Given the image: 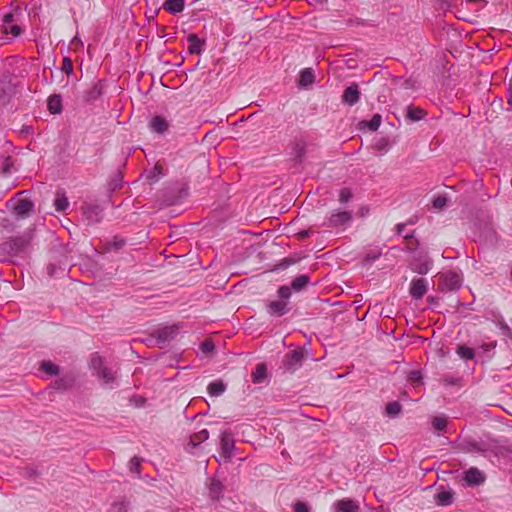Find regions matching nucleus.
Returning <instances> with one entry per match:
<instances>
[{
  "label": "nucleus",
  "mask_w": 512,
  "mask_h": 512,
  "mask_svg": "<svg viewBox=\"0 0 512 512\" xmlns=\"http://www.w3.org/2000/svg\"><path fill=\"white\" fill-rule=\"evenodd\" d=\"M315 80L314 71L312 68H304L300 71L299 85L307 87L311 85Z\"/></svg>",
  "instance_id": "obj_29"
},
{
  "label": "nucleus",
  "mask_w": 512,
  "mask_h": 512,
  "mask_svg": "<svg viewBox=\"0 0 512 512\" xmlns=\"http://www.w3.org/2000/svg\"><path fill=\"white\" fill-rule=\"evenodd\" d=\"M126 244V241L122 238H118V237H114L113 240L111 242H109L107 245H108V249H113V250H120L122 247H124Z\"/></svg>",
  "instance_id": "obj_50"
},
{
  "label": "nucleus",
  "mask_w": 512,
  "mask_h": 512,
  "mask_svg": "<svg viewBox=\"0 0 512 512\" xmlns=\"http://www.w3.org/2000/svg\"><path fill=\"white\" fill-rule=\"evenodd\" d=\"M225 390L226 385L221 380L212 381L209 383L207 387L209 395L213 397H218L222 395L225 392Z\"/></svg>",
  "instance_id": "obj_30"
},
{
  "label": "nucleus",
  "mask_w": 512,
  "mask_h": 512,
  "mask_svg": "<svg viewBox=\"0 0 512 512\" xmlns=\"http://www.w3.org/2000/svg\"><path fill=\"white\" fill-rule=\"evenodd\" d=\"M460 378L459 377H455V376H452V375H443L442 378H441V382L446 385V386H455V385H458L459 382H460Z\"/></svg>",
  "instance_id": "obj_49"
},
{
  "label": "nucleus",
  "mask_w": 512,
  "mask_h": 512,
  "mask_svg": "<svg viewBox=\"0 0 512 512\" xmlns=\"http://www.w3.org/2000/svg\"><path fill=\"white\" fill-rule=\"evenodd\" d=\"M224 485L216 478H211L208 485V496L212 501H218L223 497Z\"/></svg>",
  "instance_id": "obj_16"
},
{
  "label": "nucleus",
  "mask_w": 512,
  "mask_h": 512,
  "mask_svg": "<svg viewBox=\"0 0 512 512\" xmlns=\"http://www.w3.org/2000/svg\"><path fill=\"white\" fill-rule=\"evenodd\" d=\"M8 101L6 90L0 86V104H5Z\"/></svg>",
  "instance_id": "obj_55"
},
{
  "label": "nucleus",
  "mask_w": 512,
  "mask_h": 512,
  "mask_svg": "<svg viewBox=\"0 0 512 512\" xmlns=\"http://www.w3.org/2000/svg\"><path fill=\"white\" fill-rule=\"evenodd\" d=\"M149 127L151 131L163 134L168 130L169 123L164 117L157 115L150 120Z\"/></svg>",
  "instance_id": "obj_20"
},
{
  "label": "nucleus",
  "mask_w": 512,
  "mask_h": 512,
  "mask_svg": "<svg viewBox=\"0 0 512 512\" xmlns=\"http://www.w3.org/2000/svg\"><path fill=\"white\" fill-rule=\"evenodd\" d=\"M304 154V149L303 147H299V145H297V153H296V156L299 160H301L302 156Z\"/></svg>",
  "instance_id": "obj_60"
},
{
  "label": "nucleus",
  "mask_w": 512,
  "mask_h": 512,
  "mask_svg": "<svg viewBox=\"0 0 512 512\" xmlns=\"http://www.w3.org/2000/svg\"><path fill=\"white\" fill-rule=\"evenodd\" d=\"M20 475L26 479H36L41 475V472L33 466H26L20 470Z\"/></svg>",
  "instance_id": "obj_38"
},
{
  "label": "nucleus",
  "mask_w": 512,
  "mask_h": 512,
  "mask_svg": "<svg viewBox=\"0 0 512 512\" xmlns=\"http://www.w3.org/2000/svg\"><path fill=\"white\" fill-rule=\"evenodd\" d=\"M71 386H72V380L69 378H65V377L56 379L55 381H53L51 383V387L54 390H58V391L66 390V389L70 388Z\"/></svg>",
  "instance_id": "obj_36"
},
{
  "label": "nucleus",
  "mask_w": 512,
  "mask_h": 512,
  "mask_svg": "<svg viewBox=\"0 0 512 512\" xmlns=\"http://www.w3.org/2000/svg\"><path fill=\"white\" fill-rule=\"evenodd\" d=\"M40 369L50 376H56L60 372L59 366L51 361H42L40 363Z\"/></svg>",
  "instance_id": "obj_34"
},
{
  "label": "nucleus",
  "mask_w": 512,
  "mask_h": 512,
  "mask_svg": "<svg viewBox=\"0 0 512 512\" xmlns=\"http://www.w3.org/2000/svg\"><path fill=\"white\" fill-rule=\"evenodd\" d=\"M456 353L465 360H472L475 357V352L472 348L466 345H459L456 349Z\"/></svg>",
  "instance_id": "obj_37"
},
{
  "label": "nucleus",
  "mask_w": 512,
  "mask_h": 512,
  "mask_svg": "<svg viewBox=\"0 0 512 512\" xmlns=\"http://www.w3.org/2000/svg\"><path fill=\"white\" fill-rule=\"evenodd\" d=\"M310 282V277L306 274H302L297 276L292 280L290 284L291 291L294 290L296 292L302 291Z\"/></svg>",
  "instance_id": "obj_28"
},
{
  "label": "nucleus",
  "mask_w": 512,
  "mask_h": 512,
  "mask_svg": "<svg viewBox=\"0 0 512 512\" xmlns=\"http://www.w3.org/2000/svg\"><path fill=\"white\" fill-rule=\"evenodd\" d=\"M310 235H311V231L310 230H301L297 234L299 239H306V238L310 237Z\"/></svg>",
  "instance_id": "obj_57"
},
{
  "label": "nucleus",
  "mask_w": 512,
  "mask_h": 512,
  "mask_svg": "<svg viewBox=\"0 0 512 512\" xmlns=\"http://www.w3.org/2000/svg\"><path fill=\"white\" fill-rule=\"evenodd\" d=\"M425 116H426V112L422 108L414 107L412 105H409L406 108V118L412 122L420 121Z\"/></svg>",
  "instance_id": "obj_26"
},
{
  "label": "nucleus",
  "mask_w": 512,
  "mask_h": 512,
  "mask_svg": "<svg viewBox=\"0 0 512 512\" xmlns=\"http://www.w3.org/2000/svg\"><path fill=\"white\" fill-rule=\"evenodd\" d=\"M47 108L51 114H60L62 112V98L59 94H52L47 100Z\"/></svg>",
  "instance_id": "obj_25"
},
{
  "label": "nucleus",
  "mask_w": 512,
  "mask_h": 512,
  "mask_svg": "<svg viewBox=\"0 0 512 512\" xmlns=\"http://www.w3.org/2000/svg\"><path fill=\"white\" fill-rule=\"evenodd\" d=\"M251 380L254 384H263L268 380L267 365L258 363L251 374Z\"/></svg>",
  "instance_id": "obj_18"
},
{
  "label": "nucleus",
  "mask_w": 512,
  "mask_h": 512,
  "mask_svg": "<svg viewBox=\"0 0 512 512\" xmlns=\"http://www.w3.org/2000/svg\"><path fill=\"white\" fill-rule=\"evenodd\" d=\"M294 511L295 512H309V507L304 502H296L294 504Z\"/></svg>",
  "instance_id": "obj_52"
},
{
  "label": "nucleus",
  "mask_w": 512,
  "mask_h": 512,
  "mask_svg": "<svg viewBox=\"0 0 512 512\" xmlns=\"http://www.w3.org/2000/svg\"><path fill=\"white\" fill-rule=\"evenodd\" d=\"M162 8L172 15L180 14L184 11L185 0H165Z\"/></svg>",
  "instance_id": "obj_21"
},
{
  "label": "nucleus",
  "mask_w": 512,
  "mask_h": 512,
  "mask_svg": "<svg viewBox=\"0 0 512 512\" xmlns=\"http://www.w3.org/2000/svg\"><path fill=\"white\" fill-rule=\"evenodd\" d=\"M352 191L349 188H342L339 192V202L345 204L352 198Z\"/></svg>",
  "instance_id": "obj_48"
},
{
  "label": "nucleus",
  "mask_w": 512,
  "mask_h": 512,
  "mask_svg": "<svg viewBox=\"0 0 512 512\" xmlns=\"http://www.w3.org/2000/svg\"><path fill=\"white\" fill-rule=\"evenodd\" d=\"M353 214L351 211L333 210L323 223L329 228L347 227L352 223Z\"/></svg>",
  "instance_id": "obj_3"
},
{
  "label": "nucleus",
  "mask_w": 512,
  "mask_h": 512,
  "mask_svg": "<svg viewBox=\"0 0 512 512\" xmlns=\"http://www.w3.org/2000/svg\"><path fill=\"white\" fill-rule=\"evenodd\" d=\"M13 166V160L10 156L3 157L1 164V171L4 175L11 173V168Z\"/></svg>",
  "instance_id": "obj_45"
},
{
  "label": "nucleus",
  "mask_w": 512,
  "mask_h": 512,
  "mask_svg": "<svg viewBox=\"0 0 512 512\" xmlns=\"http://www.w3.org/2000/svg\"><path fill=\"white\" fill-rule=\"evenodd\" d=\"M14 37H18L22 33V29L18 25H12L9 31Z\"/></svg>",
  "instance_id": "obj_54"
},
{
  "label": "nucleus",
  "mask_w": 512,
  "mask_h": 512,
  "mask_svg": "<svg viewBox=\"0 0 512 512\" xmlns=\"http://www.w3.org/2000/svg\"><path fill=\"white\" fill-rule=\"evenodd\" d=\"M507 103L512 106V76L507 88Z\"/></svg>",
  "instance_id": "obj_53"
},
{
  "label": "nucleus",
  "mask_w": 512,
  "mask_h": 512,
  "mask_svg": "<svg viewBox=\"0 0 512 512\" xmlns=\"http://www.w3.org/2000/svg\"><path fill=\"white\" fill-rule=\"evenodd\" d=\"M90 367L95 371V374L99 372V370L104 369L106 366L103 364V359L98 354H94L90 361Z\"/></svg>",
  "instance_id": "obj_41"
},
{
  "label": "nucleus",
  "mask_w": 512,
  "mask_h": 512,
  "mask_svg": "<svg viewBox=\"0 0 512 512\" xmlns=\"http://www.w3.org/2000/svg\"><path fill=\"white\" fill-rule=\"evenodd\" d=\"M105 86V82L103 80H98L95 82L92 87L86 93V100L89 102H93L101 97L103 94V89Z\"/></svg>",
  "instance_id": "obj_24"
},
{
  "label": "nucleus",
  "mask_w": 512,
  "mask_h": 512,
  "mask_svg": "<svg viewBox=\"0 0 512 512\" xmlns=\"http://www.w3.org/2000/svg\"><path fill=\"white\" fill-rule=\"evenodd\" d=\"M235 443L230 433L224 432L221 436V449L225 457L231 458Z\"/></svg>",
  "instance_id": "obj_23"
},
{
  "label": "nucleus",
  "mask_w": 512,
  "mask_h": 512,
  "mask_svg": "<svg viewBox=\"0 0 512 512\" xmlns=\"http://www.w3.org/2000/svg\"><path fill=\"white\" fill-rule=\"evenodd\" d=\"M142 458L134 456L129 461V469L133 473H137L139 475L140 473V466H141Z\"/></svg>",
  "instance_id": "obj_46"
},
{
  "label": "nucleus",
  "mask_w": 512,
  "mask_h": 512,
  "mask_svg": "<svg viewBox=\"0 0 512 512\" xmlns=\"http://www.w3.org/2000/svg\"><path fill=\"white\" fill-rule=\"evenodd\" d=\"M435 500L439 506H449L453 503L454 492L451 489L446 490L441 487L435 494Z\"/></svg>",
  "instance_id": "obj_19"
},
{
  "label": "nucleus",
  "mask_w": 512,
  "mask_h": 512,
  "mask_svg": "<svg viewBox=\"0 0 512 512\" xmlns=\"http://www.w3.org/2000/svg\"><path fill=\"white\" fill-rule=\"evenodd\" d=\"M123 183V175L120 171H116L110 178L108 183V190L113 192L119 189Z\"/></svg>",
  "instance_id": "obj_33"
},
{
  "label": "nucleus",
  "mask_w": 512,
  "mask_h": 512,
  "mask_svg": "<svg viewBox=\"0 0 512 512\" xmlns=\"http://www.w3.org/2000/svg\"><path fill=\"white\" fill-rule=\"evenodd\" d=\"M497 445L494 440L490 439H466L464 441V449L468 452H478L485 454L487 452H493L496 449Z\"/></svg>",
  "instance_id": "obj_6"
},
{
  "label": "nucleus",
  "mask_w": 512,
  "mask_h": 512,
  "mask_svg": "<svg viewBox=\"0 0 512 512\" xmlns=\"http://www.w3.org/2000/svg\"><path fill=\"white\" fill-rule=\"evenodd\" d=\"M61 70L65 72L68 76L73 74V63L69 57L63 58Z\"/></svg>",
  "instance_id": "obj_51"
},
{
  "label": "nucleus",
  "mask_w": 512,
  "mask_h": 512,
  "mask_svg": "<svg viewBox=\"0 0 512 512\" xmlns=\"http://www.w3.org/2000/svg\"><path fill=\"white\" fill-rule=\"evenodd\" d=\"M304 360V351L302 348H298L295 350H292L288 352L284 358H283V368L285 371L294 373L296 370H298Z\"/></svg>",
  "instance_id": "obj_7"
},
{
  "label": "nucleus",
  "mask_w": 512,
  "mask_h": 512,
  "mask_svg": "<svg viewBox=\"0 0 512 512\" xmlns=\"http://www.w3.org/2000/svg\"><path fill=\"white\" fill-rule=\"evenodd\" d=\"M464 480L468 486H479L485 482V476L479 469L472 467L465 472Z\"/></svg>",
  "instance_id": "obj_14"
},
{
  "label": "nucleus",
  "mask_w": 512,
  "mask_h": 512,
  "mask_svg": "<svg viewBox=\"0 0 512 512\" xmlns=\"http://www.w3.org/2000/svg\"><path fill=\"white\" fill-rule=\"evenodd\" d=\"M448 198L446 195H437L432 200V207L436 210H441L446 207Z\"/></svg>",
  "instance_id": "obj_40"
},
{
  "label": "nucleus",
  "mask_w": 512,
  "mask_h": 512,
  "mask_svg": "<svg viewBox=\"0 0 512 512\" xmlns=\"http://www.w3.org/2000/svg\"><path fill=\"white\" fill-rule=\"evenodd\" d=\"M406 226H407V223H398L396 225L397 235H403Z\"/></svg>",
  "instance_id": "obj_56"
},
{
  "label": "nucleus",
  "mask_w": 512,
  "mask_h": 512,
  "mask_svg": "<svg viewBox=\"0 0 512 512\" xmlns=\"http://www.w3.org/2000/svg\"><path fill=\"white\" fill-rule=\"evenodd\" d=\"M342 102L349 106L355 105L360 99V91L357 83H352L345 88L342 94Z\"/></svg>",
  "instance_id": "obj_12"
},
{
  "label": "nucleus",
  "mask_w": 512,
  "mask_h": 512,
  "mask_svg": "<svg viewBox=\"0 0 512 512\" xmlns=\"http://www.w3.org/2000/svg\"><path fill=\"white\" fill-rule=\"evenodd\" d=\"M200 349L204 354H210L215 350V345L212 340L206 339L200 344Z\"/></svg>",
  "instance_id": "obj_47"
},
{
  "label": "nucleus",
  "mask_w": 512,
  "mask_h": 512,
  "mask_svg": "<svg viewBox=\"0 0 512 512\" xmlns=\"http://www.w3.org/2000/svg\"><path fill=\"white\" fill-rule=\"evenodd\" d=\"M96 376L102 381V384L109 389L114 388V384L116 381L115 375L112 370L108 367L99 370Z\"/></svg>",
  "instance_id": "obj_22"
},
{
  "label": "nucleus",
  "mask_w": 512,
  "mask_h": 512,
  "mask_svg": "<svg viewBox=\"0 0 512 512\" xmlns=\"http://www.w3.org/2000/svg\"><path fill=\"white\" fill-rule=\"evenodd\" d=\"M432 426L437 431H443L447 426V419L445 417H434Z\"/></svg>",
  "instance_id": "obj_44"
},
{
  "label": "nucleus",
  "mask_w": 512,
  "mask_h": 512,
  "mask_svg": "<svg viewBox=\"0 0 512 512\" xmlns=\"http://www.w3.org/2000/svg\"><path fill=\"white\" fill-rule=\"evenodd\" d=\"M390 147L391 143L388 137L381 136L373 140V148L382 154L387 153Z\"/></svg>",
  "instance_id": "obj_31"
},
{
  "label": "nucleus",
  "mask_w": 512,
  "mask_h": 512,
  "mask_svg": "<svg viewBox=\"0 0 512 512\" xmlns=\"http://www.w3.org/2000/svg\"><path fill=\"white\" fill-rule=\"evenodd\" d=\"M432 266L433 261L429 259L426 255H420L419 257L415 258L411 263L412 271L420 275L427 274Z\"/></svg>",
  "instance_id": "obj_11"
},
{
  "label": "nucleus",
  "mask_w": 512,
  "mask_h": 512,
  "mask_svg": "<svg viewBox=\"0 0 512 512\" xmlns=\"http://www.w3.org/2000/svg\"><path fill=\"white\" fill-rule=\"evenodd\" d=\"M408 379L414 385H419L423 380L422 372L420 370H412L408 374Z\"/></svg>",
  "instance_id": "obj_43"
},
{
  "label": "nucleus",
  "mask_w": 512,
  "mask_h": 512,
  "mask_svg": "<svg viewBox=\"0 0 512 512\" xmlns=\"http://www.w3.org/2000/svg\"><path fill=\"white\" fill-rule=\"evenodd\" d=\"M290 266V263L288 262V258H284L279 264L278 269H286Z\"/></svg>",
  "instance_id": "obj_58"
},
{
  "label": "nucleus",
  "mask_w": 512,
  "mask_h": 512,
  "mask_svg": "<svg viewBox=\"0 0 512 512\" xmlns=\"http://www.w3.org/2000/svg\"><path fill=\"white\" fill-rule=\"evenodd\" d=\"M54 206L56 211L62 212L65 211L69 206L68 198L66 197L65 191L60 189L56 192V197L54 200Z\"/></svg>",
  "instance_id": "obj_27"
},
{
  "label": "nucleus",
  "mask_w": 512,
  "mask_h": 512,
  "mask_svg": "<svg viewBox=\"0 0 512 512\" xmlns=\"http://www.w3.org/2000/svg\"><path fill=\"white\" fill-rule=\"evenodd\" d=\"M277 293L279 300H273L266 304L267 313L273 317L284 316L291 310L288 302L291 297V288L287 285L280 286Z\"/></svg>",
  "instance_id": "obj_1"
},
{
  "label": "nucleus",
  "mask_w": 512,
  "mask_h": 512,
  "mask_svg": "<svg viewBox=\"0 0 512 512\" xmlns=\"http://www.w3.org/2000/svg\"><path fill=\"white\" fill-rule=\"evenodd\" d=\"M119 506H120L119 510H118L119 512L122 511V509L125 508V504L124 503H120Z\"/></svg>",
  "instance_id": "obj_64"
},
{
  "label": "nucleus",
  "mask_w": 512,
  "mask_h": 512,
  "mask_svg": "<svg viewBox=\"0 0 512 512\" xmlns=\"http://www.w3.org/2000/svg\"><path fill=\"white\" fill-rule=\"evenodd\" d=\"M333 507L335 512H359L358 503L350 498H344L341 500H337Z\"/></svg>",
  "instance_id": "obj_15"
},
{
  "label": "nucleus",
  "mask_w": 512,
  "mask_h": 512,
  "mask_svg": "<svg viewBox=\"0 0 512 512\" xmlns=\"http://www.w3.org/2000/svg\"><path fill=\"white\" fill-rule=\"evenodd\" d=\"M428 290V281L425 278H414L410 283L409 293L415 300H420Z\"/></svg>",
  "instance_id": "obj_10"
},
{
  "label": "nucleus",
  "mask_w": 512,
  "mask_h": 512,
  "mask_svg": "<svg viewBox=\"0 0 512 512\" xmlns=\"http://www.w3.org/2000/svg\"><path fill=\"white\" fill-rule=\"evenodd\" d=\"M209 438V431L207 429H202L197 433H194L190 436L188 443L185 446V450L188 453L193 454L195 449L199 447V445L206 441Z\"/></svg>",
  "instance_id": "obj_13"
},
{
  "label": "nucleus",
  "mask_w": 512,
  "mask_h": 512,
  "mask_svg": "<svg viewBox=\"0 0 512 512\" xmlns=\"http://www.w3.org/2000/svg\"><path fill=\"white\" fill-rule=\"evenodd\" d=\"M311 4H322L326 0H308Z\"/></svg>",
  "instance_id": "obj_63"
},
{
  "label": "nucleus",
  "mask_w": 512,
  "mask_h": 512,
  "mask_svg": "<svg viewBox=\"0 0 512 512\" xmlns=\"http://www.w3.org/2000/svg\"><path fill=\"white\" fill-rule=\"evenodd\" d=\"M382 122V116L380 114H374L370 121L360 122V127H367L370 131H376Z\"/></svg>",
  "instance_id": "obj_32"
},
{
  "label": "nucleus",
  "mask_w": 512,
  "mask_h": 512,
  "mask_svg": "<svg viewBox=\"0 0 512 512\" xmlns=\"http://www.w3.org/2000/svg\"><path fill=\"white\" fill-rule=\"evenodd\" d=\"M287 258H288V262L290 263V266L299 261V258H292V257H287Z\"/></svg>",
  "instance_id": "obj_61"
},
{
  "label": "nucleus",
  "mask_w": 512,
  "mask_h": 512,
  "mask_svg": "<svg viewBox=\"0 0 512 512\" xmlns=\"http://www.w3.org/2000/svg\"><path fill=\"white\" fill-rule=\"evenodd\" d=\"M178 332L179 327L177 325H168L155 329L152 336L156 339L158 344L164 345L173 340L178 335Z\"/></svg>",
  "instance_id": "obj_8"
},
{
  "label": "nucleus",
  "mask_w": 512,
  "mask_h": 512,
  "mask_svg": "<svg viewBox=\"0 0 512 512\" xmlns=\"http://www.w3.org/2000/svg\"><path fill=\"white\" fill-rule=\"evenodd\" d=\"M29 240L25 236H16L4 241L0 245V257L4 261L25 253Z\"/></svg>",
  "instance_id": "obj_2"
},
{
  "label": "nucleus",
  "mask_w": 512,
  "mask_h": 512,
  "mask_svg": "<svg viewBox=\"0 0 512 512\" xmlns=\"http://www.w3.org/2000/svg\"><path fill=\"white\" fill-rule=\"evenodd\" d=\"M13 18H14L13 14H11V13L6 14L4 16V23L5 24L12 23L13 22Z\"/></svg>",
  "instance_id": "obj_59"
},
{
  "label": "nucleus",
  "mask_w": 512,
  "mask_h": 512,
  "mask_svg": "<svg viewBox=\"0 0 512 512\" xmlns=\"http://www.w3.org/2000/svg\"><path fill=\"white\" fill-rule=\"evenodd\" d=\"M462 286V278L456 271H446L439 276V289L441 291H456Z\"/></svg>",
  "instance_id": "obj_4"
},
{
  "label": "nucleus",
  "mask_w": 512,
  "mask_h": 512,
  "mask_svg": "<svg viewBox=\"0 0 512 512\" xmlns=\"http://www.w3.org/2000/svg\"><path fill=\"white\" fill-rule=\"evenodd\" d=\"M66 272V267L57 266L54 263H49L47 265V273L50 277L59 276L60 274H64Z\"/></svg>",
  "instance_id": "obj_42"
},
{
  "label": "nucleus",
  "mask_w": 512,
  "mask_h": 512,
  "mask_svg": "<svg viewBox=\"0 0 512 512\" xmlns=\"http://www.w3.org/2000/svg\"><path fill=\"white\" fill-rule=\"evenodd\" d=\"M382 255L381 250L379 249H371L365 253L363 258V265L370 266L372 265L380 256Z\"/></svg>",
  "instance_id": "obj_35"
},
{
  "label": "nucleus",
  "mask_w": 512,
  "mask_h": 512,
  "mask_svg": "<svg viewBox=\"0 0 512 512\" xmlns=\"http://www.w3.org/2000/svg\"><path fill=\"white\" fill-rule=\"evenodd\" d=\"M6 207L12 209L19 219H25L34 212V202L28 198L20 199L17 204H14V199H10L6 202Z\"/></svg>",
  "instance_id": "obj_5"
},
{
  "label": "nucleus",
  "mask_w": 512,
  "mask_h": 512,
  "mask_svg": "<svg viewBox=\"0 0 512 512\" xmlns=\"http://www.w3.org/2000/svg\"><path fill=\"white\" fill-rule=\"evenodd\" d=\"M404 239H412L414 237V231H411L405 235H403Z\"/></svg>",
  "instance_id": "obj_62"
},
{
  "label": "nucleus",
  "mask_w": 512,
  "mask_h": 512,
  "mask_svg": "<svg viewBox=\"0 0 512 512\" xmlns=\"http://www.w3.org/2000/svg\"><path fill=\"white\" fill-rule=\"evenodd\" d=\"M189 42L188 53L191 55L201 54L204 51L205 39H200L196 34H190L187 37Z\"/></svg>",
  "instance_id": "obj_17"
},
{
  "label": "nucleus",
  "mask_w": 512,
  "mask_h": 512,
  "mask_svg": "<svg viewBox=\"0 0 512 512\" xmlns=\"http://www.w3.org/2000/svg\"><path fill=\"white\" fill-rule=\"evenodd\" d=\"M83 216L88 225L99 223L103 218L104 209L97 204H88L82 207Z\"/></svg>",
  "instance_id": "obj_9"
},
{
  "label": "nucleus",
  "mask_w": 512,
  "mask_h": 512,
  "mask_svg": "<svg viewBox=\"0 0 512 512\" xmlns=\"http://www.w3.org/2000/svg\"><path fill=\"white\" fill-rule=\"evenodd\" d=\"M401 409V404L398 401H393L387 404L386 413L391 417H396L400 414Z\"/></svg>",
  "instance_id": "obj_39"
}]
</instances>
